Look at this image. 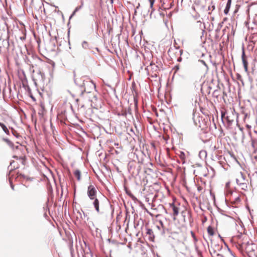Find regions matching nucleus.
<instances>
[{
    "mask_svg": "<svg viewBox=\"0 0 257 257\" xmlns=\"http://www.w3.org/2000/svg\"><path fill=\"white\" fill-rule=\"evenodd\" d=\"M11 187L12 188V189H13V190L14 189V185H13L12 184H11Z\"/></svg>",
    "mask_w": 257,
    "mask_h": 257,
    "instance_id": "nucleus-29",
    "label": "nucleus"
},
{
    "mask_svg": "<svg viewBox=\"0 0 257 257\" xmlns=\"http://www.w3.org/2000/svg\"><path fill=\"white\" fill-rule=\"evenodd\" d=\"M207 233L209 236H212L214 235V229L211 226H209L207 228Z\"/></svg>",
    "mask_w": 257,
    "mask_h": 257,
    "instance_id": "nucleus-14",
    "label": "nucleus"
},
{
    "mask_svg": "<svg viewBox=\"0 0 257 257\" xmlns=\"http://www.w3.org/2000/svg\"><path fill=\"white\" fill-rule=\"evenodd\" d=\"M234 176L237 184L242 189L246 190L248 182L245 175L241 172H236Z\"/></svg>",
    "mask_w": 257,
    "mask_h": 257,
    "instance_id": "nucleus-1",
    "label": "nucleus"
},
{
    "mask_svg": "<svg viewBox=\"0 0 257 257\" xmlns=\"http://www.w3.org/2000/svg\"><path fill=\"white\" fill-rule=\"evenodd\" d=\"M153 233V232L152 229H148V231H147V233L148 234L151 235Z\"/></svg>",
    "mask_w": 257,
    "mask_h": 257,
    "instance_id": "nucleus-25",
    "label": "nucleus"
},
{
    "mask_svg": "<svg viewBox=\"0 0 257 257\" xmlns=\"http://www.w3.org/2000/svg\"><path fill=\"white\" fill-rule=\"evenodd\" d=\"M87 195L91 200H93L96 198L97 190L93 185H90L87 188Z\"/></svg>",
    "mask_w": 257,
    "mask_h": 257,
    "instance_id": "nucleus-5",
    "label": "nucleus"
},
{
    "mask_svg": "<svg viewBox=\"0 0 257 257\" xmlns=\"http://www.w3.org/2000/svg\"><path fill=\"white\" fill-rule=\"evenodd\" d=\"M222 248V246L221 245L216 243H211V248L209 250L211 256H218L219 252H221Z\"/></svg>",
    "mask_w": 257,
    "mask_h": 257,
    "instance_id": "nucleus-4",
    "label": "nucleus"
},
{
    "mask_svg": "<svg viewBox=\"0 0 257 257\" xmlns=\"http://www.w3.org/2000/svg\"><path fill=\"white\" fill-rule=\"evenodd\" d=\"M177 69H179V67L177 66Z\"/></svg>",
    "mask_w": 257,
    "mask_h": 257,
    "instance_id": "nucleus-33",
    "label": "nucleus"
},
{
    "mask_svg": "<svg viewBox=\"0 0 257 257\" xmlns=\"http://www.w3.org/2000/svg\"><path fill=\"white\" fill-rule=\"evenodd\" d=\"M18 148H19L18 146L16 147V149H18Z\"/></svg>",
    "mask_w": 257,
    "mask_h": 257,
    "instance_id": "nucleus-30",
    "label": "nucleus"
},
{
    "mask_svg": "<svg viewBox=\"0 0 257 257\" xmlns=\"http://www.w3.org/2000/svg\"><path fill=\"white\" fill-rule=\"evenodd\" d=\"M82 87L85 92L90 93L95 88V84L92 80L87 78L83 80Z\"/></svg>",
    "mask_w": 257,
    "mask_h": 257,
    "instance_id": "nucleus-2",
    "label": "nucleus"
},
{
    "mask_svg": "<svg viewBox=\"0 0 257 257\" xmlns=\"http://www.w3.org/2000/svg\"><path fill=\"white\" fill-rule=\"evenodd\" d=\"M170 208L173 211V219L175 220L176 218V216L178 215L179 212V204H176L173 202L169 204Z\"/></svg>",
    "mask_w": 257,
    "mask_h": 257,
    "instance_id": "nucleus-7",
    "label": "nucleus"
},
{
    "mask_svg": "<svg viewBox=\"0 0 257 257\" xmlns=\"http://www.w3.org/2000/svg\"><path fill=\"white\" fill-rule=\"evenodd\" d=\"M147 69L149 72H152V75L153 76H157L159 68L155 64L151 62L150 65L147 66Z\"/></svg>",
    "mask_w": 257,
    "mask_h": 257,
    "instance_id": "nucleus-6",
    "label": "nucleus"
},
{
    "mask_svg": "<svg viewBox=\"0 0 257 257\" xmlns=\"http://www.w3.org/2000/svg\"><path fill=\"white\" fill-rule=\"evenodd\" d=\"M180 158L183 161V162H185V155L183 152H181L180 154Z\"/></svg>",
    "mask_w": 257,
    "mask_h": 257,
    "instance_id": "nucleus-22",
    "label": "nucleus"
},
{
    "mask_svg": "<svg viewBox=\"0 0 257 257\" xmlns=\"http://www.w3.org/2000/svg\"><path fill=\"white\" fill-rule=\"evenodd\" d=\"M82 47L84 49H88L89 48V44L86 41L83 42L82 44Z\"/></svg>",
    "mask_w": 257,
    "mask_h": 257,
    "instance_id": "nucleus-19",
    "label": "nucleus"
},
{
    "mask_svg": "<svg viewBox=\"0 0 257 257\" xmlns=\"http://www.w3.org/2000/svg\"><path fill=\"white\" fill-rule=\"evenodd\" d=\"M11 129L12 133L13 134V135L14 136H15L17 138H18L20 137V135H19V134L14 128H13V127H11Z\"/></svg>",
    "mask_w": 257,
    "mask_h": 257,
    "instance_id": "nucleus-18",
    "label": "nucleus"
},
{
    "mask_svg": "<svg viewBox=\"0 0 257 257\" xmlns=\"http://www.w3.org/2000/svg\"><path fill=\"white\" fill-rule=\"evenodd\" d=\"M20 193L22 195H27L29 193V190L26 186H23L20 189Z\"/></svg>",
    "mask_w": 257,
    "mask_h": 257,
    "instance_id": "nucleus-15",
    "label": "nucleus"
},
{
    "mask_svg": "<svg viewBox=\"0 0 257 257\" xmlns=\"http://www.w3.org/2000/svg\"><path fill=\"white\" fill-rule=\"evenodd\" d=\"M200 62L202 63L205 66H207V65L204 60H200Z\"/></svg>",
    "mask_w": 257,
    "mask_h": 257,
    "instance_id": "nucleus-28",
    "label": "nucleus"
},
{
    "mask_svg": "<svg viewBox=\"0 0 257 257\" xmlns=\"http://www.w3.org/2000/svg\"><path fill=\"white\" fill-rule=\"evenodd\" d=\"M14 167L15 168V166H14ZM19 168V166H16V168Z\"/></svg>",
    "mask_w": 257,
    "mask_h": 257,
    "instance_id": "nucleus-31",
    "label": "nucleus"
},
{
    "mask_svg": "<svg viewBox=\"0 0 257 257\" xmlns=\"http://www.w3.org/2000/svg\"><path fill=\"white\" fill-rule=\"evenodd\" d=\"M150 3V8L153 10V5L155 0H149Z\"/></svg>",
    "mask_w": 257,
    "mask_h": 257,
    "instance_id": "nucleus-24",
    "label": "nucleus"
},
{
    "mask_svg": "<svg viewBox=\"0 0 257 257\" xmlns=\"http://www.w3.org/2000/svg\"><path fill=\"white\" fill-rule=\"evenodd\" d=\"M181 214L182 216L183 217L184 222H186V217L188 218L189 219L191 218V213L189 211L185 210L182 211Z\"/></svg>",
    "mask_w": 257,
    "mask_h": 257,
    "instance_id": "nucleus-12",
    "label": "nucleus"
},
{
    "mask_svg": "<svg viewBox=\"0 0 257 257\" xmlns=\"http://www.w3.org/2000/svg\"><path fill=\"white\" fill-rule=\"evenodd\" d=\"M14 157L17 159L16 162L18 163L19 162H20L22 165H25V160L26 157L24 156H14ZM16 161H13L12 163H11V165H12V164L15 163Z\"/></svg>",
    "mask_w": 257,
    "mask_h": 257,
    "instance_id": "nucleus-8",
    "label": "nucleus"
},
{
    "mask_svg": "<svg viewBox=\"0 0 257 257\" xmlns=\"http://www.w3.org/2000/svg\"><path fill=\"white\" fill-rule=\"evenodd\" d=\"M8 117L6 114H0V126L3 131L8 135H10V131L7 127Z\"/></svg>",
    "mask_w": 257,
    "mask_h": 257,
    "instance_id": "nucleus-3",
    "label": "nucleus"
},
{
    "mask_svg": "<svg viewBox=\"0 0 257 257\" xmlns=\"http://www.w3.org/2000/svg\"><path fill=\"white\" fill-rule=\"evenodd\" d=\"M231 0H228V2L227 3L226 5L230 6L231 5Z\"/></svg>",
    "mask_w": 257,
    "mask_h": 257,
    "instance_id": "nucleus-27",
    "label": "nucleus"
},
{
    "mask_svg": "<svg viewBox=\"0 0 257 257\" xmlns=\"http://www.w3.org/2000/svg\"><path fill=\"white\" fill-rule=\"evenodd\" d=\"M230 8V6L226 5V8L224 10V13L225 14L227 15L228 13Z\"/></svg>",
    "mask_w": 257,
    "mask_h": 257,
    "instance_id": "nucleus-20",
    "label": "nucleus"
},
{
    "mask_svg": "<svg viewBox=\"0 0 257 257\" xmlns=\"http://www.w3.org/2000/svg\"><path fill=\"white\" fill-rule=\"evenodd\" d=\"M241 59H242L243 65V67L244 68V70L246 72H248V62H247L246 57L245 56V53H244V51H243V52H242V54L241 55Z\"/></svg>",
    "mask_w": 257,
    "mask_h": 257,
    "instance_id": "nucleus-9",
    "label": "nucleus"
},
{
    "mask_svg": "<svg viewBox=\"0 0 257 257\" xmlns=\"http://www.w3.org/2000/svg\"><path fill=\"white\" fill-rule=\"evenodd\" d=\"M212 257H224V256L221 254V253L220 252H219L218 256H212Z\"/></svg>",
    "mask_w": 257,
    "mask_h": 257,
    "instance_id": "nucleus-26",
    "label": "nucleus"
},
{
    "mask_svg": "<svg viewBox=\"0 0 257 257\" xmlns=\"http://www.w3.org/2000/svg\"><path fill=\"white\" fill-rule=\"evenodd\" d=\"M74 176L76 177L77 179L79 181L81 179V173L78 170H75L74 172Z\"/></svg>",
    "mask_w": 257,
    "mask_h": 257,
    "instance_id": "nucleus-16",
    "label": "nucleus"
},
{
    "mask_svg": "<svg viewBox=\"0 0 257 257\" xmlns=\"http://www.w3.org/2000/svg\"><path fill=\"white\" fill-rule=\"evenodd\" d=\"M3 140L12 148H14V145L13 143L8 139H4Z\"/></svg>",
    "mask_w": 257,
    "mask_h": 257,
    "instance_id": "nucleus-17",
    "label": "nucleus"
},
{
    "mask_svg": "<svg viewBox=\"0 0 257 257\" xmlns=\"http://www.w3.org/2000/svg\"><path fill=\"white\" fill-rule=\"evenodd\" d=\"M253 247H255V245L253 244H248L246 245L245 249L247 252H250L253 250Z\"/></svg>",
    "mask_w": 257,
    "mask_h": 257,
    "instance_id": "nucleus-13",
    "label": "nucleus"
},
{
    "mask_svg": "<svg viewBox=\"0 0 257 257\" xmlns=\"http://www.w3.org/2000/svg\"><path fill=\"white\" fill-rule=\"evenodd\" d=\"M191 236L193 238L194 241L195 242H196L197 241V238H196V237L195 236V233L193 231H191Z\"/></svg>",
    "mask_w": 257,
    "mask_h": 257,
    "instance_id": "nucleus-23",
    "label": "nucleus"
},
{
    "mask_svg": "<svg viewBox=\"0 0 257 257\" xmlns=\"http://www.w3.org/2000/svg\"><path fill=\"white\" fill-rule=\"evenodd\" d=\"M93 201L92 202V204L94 206L95 210L97 213L100 212V209H99V204H100V200L97 197L95 199H93Z\"/></svg>",
    "mask_w": 257,
    "mask_h": 257,
    "instance_id": "nucleus-10",
    "label": "nucleus"
},
{
    "mask_svg": "<svg viewBox=\"0 0 257 257\" xmlns=\"http://www.w3.org/2000/svg\"><path fill=\"white\" fill-rule=\"evenodd\" d=\"M186 229V226L184 224H182L178 227H177L176 229H174V232L175 233H179L182 232Z\"/></svg>",
    "mask_w": 257,
    "mask_h": 257,
    "instance_id": "nucleus-11",
    "label": "nucleus"
},
{
    "mask_svg": "<svg viewBox=\"0 0 257 257\" xmlns=\"http://www.w3.org/2000/svg\"><path fill=\"white\" fill-rule=\"evenodd\" d=\"M199 127H201V124H199Z\"/></svg>",
    "mask_w": 257,
    "mask_h": 257,
    "instance_id": "nucleus-32",
    "label": "nucleus"
},
{
    "mask_svg": "<svg viewBox=\"0 0 257 257\" xmlns=\"http://www.w3.org/2000/svg\"><path fill=\"white\" fill-rule=\"evenodd\" d=\"M215 6L213 4L212 2H211V5L208 6V11H213L215 9Z\"/></svg>",
    "mask_w": 257,
    "mask_h": 257,
    "instance_id": "nucleus-21",
    "label": "nucleus"
}]
</instances>
